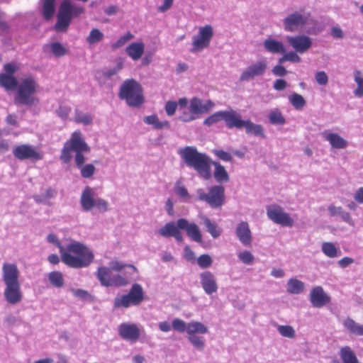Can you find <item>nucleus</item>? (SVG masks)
Returning a JSON list of instances; mask_svg holds the SVG:
<instances>
[{
  "instance_id": "18",
  "label": "nucleus",
  "mask_w": 363,
  "mask_h": 363,
  "mask_svg": "<svg viewBox=\"0 0 363 363\" xmlns=\"http://www.w3.org/2000/svg\"><path fill=\"white\" fill-rule=\"evenodd\" d=\"M118 333L120 336L127 341L135 342L140 335V331L138 325L134 323H124L119 325Z\"/></svg>"
},
{
  "instance_id": "31",
  "label": "nucleus",
  "mask_w": 363,
  "mask_h": 363,
  "mask_svg": "<svg viewBox=\"0 0 363 363\" xmlns=\"http://www.w3.org/2000/svg\"><path fill=\"white\" fill-rule=\"evenodd\" d=\"M343 325L351 334L363 336V325L355 322L353 319L347 318L343 322Z\"/></svg>"
},
{
  "instance_id": "48",
  "label": "nucleus",
  "mask_w": 363,
  "mask_h": 363,
  "mask_svg": "<svg viewBox=\"0 0 363 363\" xmlns=\"http://www.w3.org/2000/svg\"><path fill=\"white\" fill-rule=\"evenodd\" d=\"M104 33L98 28L92 29L86 37V42L89 44H95L101 41L104 38Z\"/></svg>"
},
{
  "instance_id": "14",
  "label": "nucleus",
  "mask_w": 363,
  "mask_h": 363,
  "mask_svg": "<svg viewBox=\"0 0 363 363\" xmlns=\"http://www.w3.org/2000/svg\"><path fill=\"white\" fill-rule=\"evenodd\" d=\"M267 67L268 65L266 60H262L252 63L241 73L240 81L248 82L256 77H262L265 74Z\"/></svg>"
},
{
  "instance_id": "51",
  "label": "nucleus",
  "mask_w": 363,
  "mask_h": 363,
  "mask_svg": "<svg viewBox=\"0 0 363 363\" xmlns=\"http://www.w3.org/2000/svg\"><path fill=\"white\" fill-rule=\"evenodd\" d=\"M188 340L191 344L198 350L202 351L205 346L203 337L198 335H189Z\"/></svg>"
},
{
  "instance_id": "12",
  "label": "nucleus",
  "mask_w": 363,
  "mask_h": 363,
  "mask_svg": "<svg viewBox=\"0 0 363 363\" xmlns=\"http://www.w3.org/2000/svg\"><path fill=\"white\" fill-rule=\"evenodd\" d=\"M213 36V29L211 25L200 27L197 35L193 37V48L191 52H194L207 48Z\"/></svg>"
},
{
  "instance_id": "28",
  "label": "nucleus",
  "mask_w": 363,
  "mask_h": 363,
  "mask_svg": "<svg viewBox=\"0 0 363 363\" xmlns=\"http://www.w3.org/2000/svg\"><path fill=\"white\" fill-rule=\"evenodd\" d=\"M328 212L330 216H340L343 221L346 222L350 225H352V219L350 214L345 211L341 206H335L334 205H330L328 208Z\"/></svg>"
},
{
  "instance_id": "40",
  "label": "nucleus",
  "mask_w": 363,
  "mask_h": 363,
  "mask_svg": "<svg viewBox=\"0 0 363 363\" xmlns=\"http://www.w3.org/2000/svg\"><path fill=\"white\" fill-rule=\"evenodd\" d=\"M342 363H359L354 353L349 347H342L340 353Z\"/></svg>"
},
{
  "instance_id": "64",
  "label": "nucleus",
  "mask_w": 363,
  "mask_h": 363,
  "mask_svg": "<svg viewBox=\"0 0 363 363\" xmlns=\"http://www.w3.org/2000/svg\"><path fill=\"white\" fill-rule=\"evenodd\" d=\"M286 58L287 61L291 62L298 63V62H300L301 60V58L299 57V55H298V52H296V51L295 52L291 51V52H286Z\"/></svg>"
},
{
  "instance_id": "35",
  "label": "nucleus",
  "mask_w": 363,
  "mask_h": 363,
  "mask_svg": "<svg viewBox=\"0 0 363 363\" xmlns=\"http://www.w3.org/2000/svg\"><path fill=\"white\" fill-rule=\"evenodd\" d=\"M42 13L46 20H50L55 11V0H41Z\"/></svg>"
},
{
  "instance_id": "37",
  "label": "nucleus",
  "mask_w": 363,
  "mask_h": 363,
  "mask_svg": "<svg viewBox=\"0 0 363 363\" xmlns=\"http://www.w3.org/2000/svg\"><path fill=\"white\" fill-rule=\"evenodd\" d=\"M322 252L325 256L330 258H335L339 256L340 251L336 246L330 242H325L321 246Z\"/></svg>"
},
{
  "instance_id": "41",
  "label": "nucleus",
  "mask_w": 363,
  "mask_h": 363,
  "mask_svg": "<svg viewBox=\"0 0 363 363\" xmlns=\"http://www.w3.org/2000/svg\"><path fill=\"white\" fill-rule=\"evenodd\" d=\"M269 123L272 125H284L286 119L278 108L270 111L268 115Z\"/></svg>"
},
{
  "instance_id": "59",
  "label": "nucleus",
  "mask_w": 363,
  "mask_h": 363,
  "mask_svg": "<svg viewBox=\"0 0 363 363\" xmlns=\"http://www.w3.org/2000/svg\"><path fill=\"white\" fill-rule=\"evenodd\" d=\"M178 104L177 102L173 101H168L165 104L166 113L171 116H173L177 110Z\"/></svg>"
},
{
  "instance_id": "36",
  "label": "nucleus",
  "mask_w": 363,
  "mask_h": 363,
  "mask_svg": "<svg viewBox=\"0 0 363 363\" xmlns=\"http://www.w3.org/2000/svg\"><path fill=\"white\" fill-rule=\"evenodd\" d=\"M215 170L213 173L214 178L219 183L228 182L229 175L225 167L218 162H213Z\"/></svg>"
},
{
  "instance_id": "21",
  "label": "nucleus",
  "mask_w": 363,
  "mask_h": 363,
  "mask_svg": "<svg viewBox=\"0 0 363 363\" xmlns=\"http://www.w3.org/2000/svg\"><path fill=\"white\" fill-rule=\"evenodd\" d=\"M213 106L214 104L210 100L203 102L200 99L194 97L190 101L189 110L191 113L196 116L197 118L199 115L208 113L213 108Z\"/></svg>"
},
{
  "instance_id": "6",
  "label": "nucleus",
  "mask_w": 363,
  "mask_h": 363,
  "mask_svg": "<svg viewBox=\"0 0 363 363\" xmlns=\"http://www.w3.org/2000/svg\"><path fill=\"white\" fill-rule=\"evenodd\" d=\"M177 230L186 231L187 236L196 242H202V235L199 227L195 223H191L186 218H179L177 222L170 221L157 230V233L163 238L172 237Z\"/></svg>"
},
{
  "instance_id": "55",
  "label": "nucleus",
  "mask_w": 363,
  "mask_h": 363,
  "mask_svg": "<svg viewBox=\"0 0 363 363\" xmlns=\"http://www.w3.org/2000/svg\"><path fill=\"white\" fill-rule=\"evenodd\" d=\"M221 120H223V111L216 112L206 118L203 121V124L210 126Z\"/></svg>"
},
{
  "instance_id": "24",
  "label": "nucleus",
  "mask_w": 363,
  "mask_h": 363,
  "mask_svg": "<svg viewBox=\"0 0 363 363\" xmlns=\"http://www.w3.org/2000/svg\"><path fill=\"white\" fill-rule=\"evenodd\" d=\"M145 45L142 42H135L130 43L126 48L127 55L133 60H139L144 53Z\"/></svg>"
},
{
  "instance_id": "20",
  "label": "nucleus",
  "mask_w": 363,
  "mask_h": 363,
  "mask_svg": "<svg viewBox=\"0 0 363 363\" xmlns=\"http://www.w3.org/2000/svg\"><path fill=\"white\" fill-rule=\"evenodd\" d=\"M201 285L208 295L216 293L218 286L214 274L210 271H204L199 275Z\"/></svg>"
},
{
  "instance_id": "15",
  "label": "nucleus",
  "mask_w": 363,
  "mask_h": 363,
  "mask_svg": "<svg viewBox=\"0 0 363 363\" xmlns=\"http://www.w3.org/2000/svg\"><path fill=\"white\" fill-rule=\"evenodd\" d=\"M72 4L69 0H64L59 9L57 21L55 29L58 31L66 30L72 20Z\"/></svg>"
},
{
  "instance_id": "63",
  "label": "nucleus",
  "mask_w": 363,
  "mask_h": 363,
  "mask_svg": "<svg viewBox=\"0 0 363 363\" xmlns=\"http://www.w3.org/2000/svg\"><path fill=\"white\" fill-rule=\"evenodd\" d=\"M272 72L275 76L278 77H284L286 75L288 72L285 67L281 65H277L274 66Z\"/></svg>"
},
{
  "instance_id": "60",
  "label": "nucleus",
  "mask_w": 363,
  "mask_h": 363,
  "mask_svg": "<svg viewBox=\"0 0 363 363\" xmlns=\"http://www.w3.org/2000/svg\"><path fill=\"white\" fill-rule=\"evenodd\" d=\"M122 68H123V62H119L117 63V65L113 68H111V69H108L107 71H105L104 72V75L107 78H110L112 76L117 74Z\"/></svg>"
},
{
  "instance_id": "9",
  "label": "nucleus",
  "mask_w": 363,
  "mask_h": 363,
  "mask_svg": "<svg viewBox=\"0 0 363 363\" xmlns=\"http://www.w3.org/2000/svg\"><path fill=\"white\" fill-rule=\"evenodd\" d=\"M310 21L309 15L299 11H294L284 18L283 20V27L286 31L295 32L303 28ZM311 21L314 23V26L306 30L308 33L317 34L322 31V28L317 27L316 23L314 21L311 20Z\"/></svg>"
},
{
  "instance_id": "30",
  "label": "nucleus",
  "mask_w": 363,
  "mask_h": 363,
  "mask_svg": "<svg viewBox=\"0 0 363 363\" xmlns=\"http://www.w3.org/2000/svg\"><path fill=\"white\" fill-rule=\"evenodd\" d=\"M138 306L139 305L135 298L132 296H129V294L118 296L115 298L113 301L114 308H128L130 306Z\"/></svg>"
},
{
  "instance_id": "29",
  "label": "nucleus",
  "mask_w": 363,
  "mask_h": 363,
  "mask_svg": "<svg viewBox=\"0 0 363 363\" xmlns=\"http://www.w3.org/2000/svg\"><path fill=\"white\" fill-rule=\"evenodd\" d=\"M264 48L271 53H284L286 49L281 42L272 38H267L264 41Z\"/></svg>"
},
{
  "instance_id": "8",
  "label": "nucleus",
  "mask_w": 363,
  "mask_h": 363,
  "mask_svg": "<svg viewBox=\"0 0 363 363\" xmlns=\"http://www.w3.org/2000/svg\"><path fill=\"white\" fill-rule=\"evenodd\" d=\"M38 84L32 77H27L21 82L18 86V90L14 99L16 104H23L33 106L38 103L35 96L37 91Z\"/></svg>"
},
{
  "instance_id": "3",
  "label": "nucleus",
  "mask_w": 363,
  "mask_h": 363,
  "mask_svg": "<svg viewBox=\"0 0 363 363\" xmlns=\"http://www.w3.org/2000/svg\"><path fill=\"white\" fill-rule=\"evenodd\" d=\"M19 274L20 272L16 264L5 262L3 264L2 279L5 284L4 296L5 300L11 305L18 304L23 299Z\"/></svg>"
},
{
  "instance_id": "39",
  "label": "nucleus",
  "mask_w": 363,
  "mask_h": 363,
  "mask_svg": "<svg viewBox=\"0 0 363 363\" xmlns=\"http://www.w3.org/2000/svg\"><path fill=\"white\" fill-rule=\"evenodd\" d=\"M86 157H84L83 162L80 164H76V167L80 169L81 175L84 179L91 178L96 172V167L92 164H84Z\"/></svg>"
},
{
  "instance_id": "13",
  "label": "nucleus",
  "mask_w": 363,
  "mask_h": 363,
  "mask_svg": "<svg viewBox=\"0 0 363 363\" xmlns=\"http://www.w3.org/2000/svg\"><path fill=\"white\" fill-rule=\"evenodd\" d=\"M267 215L268 218L276 224L283 226L291 227L294 225V220L289 213L278 205H270L267 207Z\"/></svg>"
},
{
  "instance_id": "7",
  "label": "nucleus",
  "mask_w": 363,
  "mask_h": 363,
  "mask_svg": "<svg viewBox=\"0 0 363 363\" xmlns=\"http://www.w3.org/2000/svg\"><path fill=\"white\" fill-rule=\"evenodd\" d=\"M119 97L125 100L127 104L131 107H139L144 102L143 88L135 79H127L120 87Z\"/></svg>"
},
{
  "instance_id": "4",
  "label": "nucleus",
  "mask_w": 363,
  "mask_h": 363,
  "mask_svg": "<svg viewBox=\"0 0 363 363\" xmlns=\"http://www.w3.org/2000/svg\"><path fill=\"white\" fill-rule=\"evenodd\" d=\"M90 150L82 132L77 130L72 133L69 139L65 143L61 150L60 160L63 163L68 164L72 158L71 153L74 152L75 164L80 165L85 157L84 154L89 153Z\"/></svg>"
},
{
  "instance_id": "32",
  "label": "nucleus",
  "mask_w": 363,
  "mask_h": 363,
  "mask_svg": "<svg viewBox=\"0 0 363 363\" xmlns=\"http://www.w3.org/2000/svg\"><path fill=\"white\" fill-rule=\"evenodd\" d=\"M207 333V327L201 322L191 321L187 324L186 333L188 336L196 335V334H206Z\"/></svg>"
},
{
  "instance_id": "42",
  "label": "nucleus",
  "mask_w": 363,
  "mask_h": 363,
  "mask_svg": "<svg viewBox=\"0 0 363 363\" xmlns=\"http://www.w3.org/2000/svg\"><path fill=\"white\" fill-rule=\"evenodd\" d=\"M289 101L296 110H301L306 104L305 99L299 94L293 93L289 96Z\"/></svg>"
},
{
  "instance_id": "61",
  "label": "nucleus",
  "mask_w": 363,
  "mask_h": 363,
  "mask_svg": "<svg viewBox=\"0 0 363 363\" xmlns=\"http://www.w3.org/2000/svg\"><path fill=\"white\" fill-rule=\"evenodd\" d=\"M71 111V108L67 106H60L57 110L56 113L59 117L65 119L68 117Z\"/></svg>"
},
{
  "instance_id": "46",
  "label": "nucleus",
  "mask_w": 363,
  "mask_h": 363,
  "mask_svg": "<svg viewBox=\"0 0 363 363\" xmlns=\"http://www.w3.org/2000/svg\"><path fill=\"white\" fill-rule=\"evenodd\" d=\"M354 80L357 84V88L354 90L353 93L357 98L363 96V77H361V72L356 71L354 74Z\"/></svg>"
},
{
  "instance_id": "1",
  "label": "nucleus",
  "mask_w": 363,
  "mask_h": 363,
  "mask_svg": "<svg viewBox=\"0 0 363 363\" xmlns=\"http://www.w3.org/2000/svg\"><path fill=\"white\" fill-rule=\"evenodd\" d=\"M49 242L55 244L61 254L62 261L69 267L82 268L88 267L94 259L93 252L84 245L72 241L66 246L62 245L54 234L47 237Z\"/></svg>"
},
{
  "instance_id": "58",
  "label": "nucleus",
  "mask_w": 363,
  "mask_h": 363,
  "mask_svg": "<svg viewBox=\"0 0 363 363\" xmlns=\"http://www.w3.org/2000/svg\"><path fill=\"white\" fill-rule=\"evenodd\" d=\"M74 296L82 299V300H91L92 299V296L91 294L83 289H71L70 290Z\"/></svg>"
},
{
  "instance_id": "52",
  "label": "nucleus",
  "mask_w": 363,
  "mask_h": 363,
  "mask_svg": "<svg viewBox=\"0 0 363 363\" xmlns=\"http://www.w3.org/2000/svg\"><path fill=\"white\" fill-rule=\"evenodd\" d=\"M196 262L201 268L206 269L212 265L213 259L209 255L203 254L196 259Z\"/></svg>"
},
{
  "instance_id": "33",
  "label": "nucleus",
  "mask_w": 363,
  "mask_h": 363,
  "mask_svg": "<svg viewBox=\"0 0 363 363\" xmlns=\"http://www.w3.org/2000/svg\"><path fill=\"white\" fill-rule=\"evenodd\" d=\"M143 121L146 124L153 125V128L157 130L170 128V124L167 121H160L157 116L155 114L145 116Z\"/></svg>"
},
{
  "instance_id": "49",
  "label": "nucleus",
  "mask_w": 363,
  "mask_h": 363,
  "mask_svg": "<svg viewBox=\"0 0 363 363\" xmlns=\"http://www.w3.org/2000/svg\"><path fill=\"white\" fill-rule=\"evenodd\" d=\"M238 259L244 264L251 265L255 262V256L249 250H243L238 253Z\"/></svg>"
},
{
  "instance_id": "2",
  "label": "nucleus",
  "mask_w": 363,
  "mask_h": 363,
  "mask_svg": "<svg viewBox=\"0 0 363 363\" xmlns=\"http://www.w3.org/2000/svg\"><path fill=\"white\" fill-rule=\"evenodd\" d=\"M177 153L182 162L188 167L194 169L199 177L205 180L211 177V160L206 154L199 152L195 146L180 148Z\"/></svg>"
},
{
  "instance_id": "44",
  "label": "nucleus",
  "mask_w": 363,
  "mask_h": 363,
  "mask_svg": "<svg viewBox=\"0 0 363 363\" xmlns=\"http://www.w3.org/2000/svg\"><path fill=\"white\" fill-rule=\"evenodd\" d=\"M129 296L135 298V300L140 304L144 298V293L143 287L138 284H134L130 289Z\"/></svg>"
},
{
  "instance_id": "17",
  "label": "nucleus",
  "mask_w": 363,
  "mask_h": 363,
  "mask_svg": "<svg viewBox=\"0 0 363 363\" xmlns=\"http://www.w3.org/2000/svg\"><path fill=\"white\" fill-rule=\"evenodd\" d=\"M288 43L298 53L306 52L312 46V39L306 35L286 36Z\"/></svg>"
},
{
  "instance_id": "54",
  "label": "nucleus",
  "mask_w": 363,
  "mask_h": 363,
  "mask_svg": "<svg viewBox=\"0 0 363 363\" xmlns=\"http://www.w3.org/2000/svg\"><path fill=\"white\" fill-rule=\"evenodd\" d=\"M50 49L56 57H61L67 53L65 48L60 43H52L50 44Z\"/></svg>"
},
{
  "instance_id": "62",
  "label": "nucleus",
  "mask_w": 363,
  "mask_h": 363,
  "mask_svg": "<svg viewBox=\"0 0 363 363\" xmlns=\"http://www.w3.org/2000/svg\"><path fill=\"white\" fill-rule=\"evenodd\" d=\"M213 152L218 157H219L220 160L223 161L229 162L231 161L233 159L230 153L222 150H216L213 151Z\"/></svg>"
},
{
  "instance_id": "23",
  "label": "nucleus",
  "mask_w": 363,
  "mask_h": 363,
  "mask_svg": "<svg viewBox=\"0 0 363 363\" xmlns=\"http://www.w3.org/2000/svg\"><path fill=\"white\" fill-rule=\"evenodd\" d=\"M223 120L228 128H242L244 120H242L241 115L235 111H223Z\"/></svg>"
},
{
  "instance_id": "19",
  "label": "nucleus",
  "mask_w": 363,
  "mask_h": 363,
  "mask_svg": "<svg viewBox=\"0 0 363 363\" xmlns=\"http://www.w3.org/2000/svg\"><path fill=\"white\" fill-rule=\"evenodd\" d=\"M309 299L314 308H322L330 302V297L324 291L323 287L315 286L310 292Z\"/></svg>"
},
{
  "instance_id": "22",
  "label": "nucleus",
  "mask_w": 363,
  "mask_h": 363,
  "mask_svg": "<svg viewBox=\"0 0 363 363\" xmlns=\"http://www.w3.org/2000/svg\"><path fill=\"white\" fill-rule=\"evenodd\" d=\"M235 233L238 240L245 246L252 243V236L250 225L246 221H241L235 227Z\"/></svg>"
},
{
  "instance_id": "26",
  "label": "nucleus",
  "mask_w": 363,
  "mask_h": 363,
  "mask_svg": "<svg viewBox=\"0 0 363 363\" xmlns=\"http://www.w3.org/2000/svg\"><path fill=\"white\" fill-rule=\"evenodd\" d=\"M242 128H245V132L248 135L265 138L264 128L260 124H255L250 120L244 121Z\"/></svg>"
},
{
  "instance_id": "47",
  "label": "nucleus",
  "mask_w": 363,
  "mask_h": 363,
  "mask_svg": "<svg viewBox=\"0 0 363 363\" xmlns=\"http://www.w3.org/2000/svg\"><path fill=\"white\" fill-rule=\"evenodd\" d=\"M277 329L279 333L284 337H287L289 339H293L296 336V331L294 328L291 325H277Z\"/></svg>"
},
{
  "instance_id": "34",
  "label": "nucleus",
  "mask_w": 363,
  "mask_h": 363,
  "mask_svg": "<svg viewBox=\"0 0 363 363\" xmlns=\"http://www.w3.org/2000/svg\"><path fill=\"white\" fill-rule=\"evenodd\" d=\"M304 287L305 284L303 281L296 278H291L287 281L286 290L289 294H299L303 291Z\"/></svg>"
},
{
  "instance_id": "56",
  "label": "nucleus",
  "mask_w": 363,
  "mask_h": 363,
  "mask_svg": "<svg viewBox=\"0 0 363 363\" xmlns=\"http://www.w3.org/2000/svg\"><path fill=\"white\" fill-rule=\"evenodd\" d=\"M172 328L179 333H184L187 331V324L182 319L175 318L172 321Z\"/></svg>"
},
{
  "instance_id": "53",
  "label": "nucleus",
  "mask_w": 363,
  "mask_h": 363,
  "mask_svg": "<svg viewBox=\"0 0 363 363\" xmlns=\"http://www.w3.org/2000/svg\"><path fill=\"white\" fill-rule=\"evenodd\" d=\"M134 38V35L128 32L123 36H121L116 43H114L111 46L112 48L116 49L123 47L126 43H128L129 40L133 39Z\"/></svg>"
},
{
  "instance_id": "38",
  "label": "nucleus",
  "mask_w": 363,
  "mask_h": 363,
  "mask_svg": "<svg viewBox=\"0 0 363 363\" xmlns=\"http://www.w3.org/2000/svg\"><path fill=\"white\" fill-rule=\"evenodd\" d=\"M0 85L7 90H11L17 86L18 82L13 76L0 74Z\"/></svg>"
},
{
  "instance_id": "57",
  "label": "nucleus",
  "mask_w": 363,
  "mask_h": 363,
  "mask_svg": "<svg viewBox=\"0 0 363 363\" xmlns=\"http://www.w3.org/2000/svg\"><path fill=\"white\" fill-rule=\"evenodd\" d=\"M315 79L318 84L325 86L328 83V77L324 71H318L315 74Z\"/></svg>"
},
{
  "instance_id": "10",
  "label": "nucleus",
  "mask_w": 363,
  "mask_h": 363,
  "mask_svg": "<svg viewBox=\"0 0 363 363\" xmlns=\"http://www.w3.org/2000/svg\"><path fill=\"white\" fill-rule=\"evenodd\" d=\"M80 205L84 211L89 212L96 208L100 213H105L108 210V203L96 196L94 189L86 186L80 196Z\"/></svg>"
},
{
  "instance_id": "50",
  "label": "nucleus",
  "mask_w": 363,
  "mask_h": 363,
  "mask_svg": "<svg viewBox=\"0 0 363 363\" xmlns=\"http://www.w3.org/2000/svg\"><path fill=\"white\" fill-rule=\"evenodd\" d=\"M174 191L179 197L185 201L189 200L191 198V196L189 195L187 189L180 181H177L175 183Z\"/></svg>"
},
{
  "instance_id": "11",
  "label": "nucleus",
  "mask_w": 363,
  "mask_h": 363,
  "mask_svg": "<svg viewBox=\"0 0 363 363\" xmlns=\"http://www.w3.org/2000/svg\"><path fill=\"white\" fill-rule=\"evenodd\" d=\"M198 199L208 203L212 208H220L225 201V189L221 185H215L206 193L203 189L196 190Z\"/></svg>"
},
{
  "instance_id": "25",
  "label": "nucleus",
  "mask_w": 363,
  "mask_h": 363,
  "mask_svg": "<svg viewBox=\"0 0 363 363\" xmlns=\"http://www.w3.org/2000/svg\"><path fill=\"white\" fill-rule=\"evenodd\" d=\"M325 139L335 149H345L348 145V142L337 133H327L325 135Z\"/></svg>"
},
{
  "instance_id": "45",
  "label": "nucleus",
  "mask_w": 363,
  "mask_h": 363,
  "mask_svg": "<svg viewBox=\"0 0 363 363\" xmlns=\"http://www.w3.org/2000/svg\"><path fill=\"white\" fill-rule=\"evenodd\" d=\"M74 121L77 123L88 125L92 123L93 116L89 113H84L79 110H76Z\"/></svg>"
},
{
  "instance_id": "5",
  "label": "nucleus",
  "mask_w": 363,
  "mask_h": 363,
  "mask_svg": "<svg viewBox=\"0 0 363 363\" xmlns=\"http://www.w3.org/2000/svg\"><path fill=\"white\" fill-rule=\"evenodd\" d=\"M125 267H129L133 272H136L137 269L132 264H125L116 259H113L108 263V267H99L97 269L96 277L103 286H124L128 284L127 277L117 274H113V272H121Z\"/></svg>"
},
{
  "instance_id": "43",
  "label": "nucleus",
  "mask_w": 363,
  "mask_h": 363,
  "mask_svg": "<svg viewBox=\"0 0 363 363\" xmlns=\"http://www.w3.org/2000/svg\"><path fill=\"white\" fill-rule=\"evenodd\" d=\"M50 284L56 288H61L64 285L62 274L59 271H53L48 274Z\"/></svg>"
},
{
  "instance_id": "16",
  "label": "nucleus",
  "mask_w": 363,
  "mask_h": 363,
  "mask_svg": "<svg viewBox=\"0 0 363 363\" xmlns=\"http://www.w3.org/2000/svg\"><path fill=\"white\" fill-rule=\"evenodd\" d=\"M13 154L19 160L37 161L43 159V155L38 152L35 147L27 144L16 146L13 150Z\"/></svg>"
},
{
  "instance_id": "27",
  "label": "nucleus",
  "mask_w": 363,
  "mask_h": 363,
  "mask_svg": "<svg viewBox=\"0 0 363 363\" xmlns=\"http://www.w3.org/2000/svg\"><path fill=\"white\" fill-rule=\"evenodd\" d=\"M199 218L206 228V230L213 238H218L222 233V229L217 224L211 221L207 216L200 215Z\"/></svg>"
}]
</instances>
